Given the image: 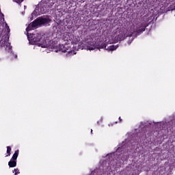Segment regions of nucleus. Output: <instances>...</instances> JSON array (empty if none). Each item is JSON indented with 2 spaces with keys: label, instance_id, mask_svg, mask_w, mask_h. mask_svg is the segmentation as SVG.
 Instances as JSON below:
<instances>
[{
  "label": "nucleus",
  "instance_id": "1",
  "mask_svg": "<svg viewBox=\"0 0 175 175\" xmlns=\"http://www.w3.org/2000/svg\"><path fill=\"white\" fill-rule=\"evenodd\" d=\"M27 38L29 39V44H34L42 49H53L56 53L61 51L62 53H67L66 57L76 55V52L73 49L75 45L73 44H58L53 43L49 40H44L43 35L40 33L30 34L27 33ZM51 43V44H50Z\"/></svg>",
  "mask_w": 175,
  "mask_h": 175
},
{
  "label": "nucleus",
  "instance_id": "19",
  "mask_svg": "<svg viewBox=\"0 0 175 175\" xmlns=\"http://www.w3.org/2000/svg\"><path fill=\"white\" fill-rule=\"evenodd\" d=\"M129 174H131V172H128L126 173V174H125V175H129Z\"/></svg>",
  "mask_w": 175,
  "mask_h": 175
},
{
  "label": "nucleus",
  "instance_id": "16",
  "mask_svg": "<svg viewBox=\"0 0 175 175\" xmlns=\"http://www.w3.org/2000/svg\"><path fill=\"white\" fill-rule=\"evenodd\" d=\"M170 10H175V3L173 5H171V8L170 9Z\"/></svg>",
  "mask_w": 175,
  "mask_h": 175
},
{
  "label": "nucleus",
  "instance_id": "22",
  "mask_svg": "<svg viewBox=\"0 0 175 175\" xmlns=\"http://www.w3.org/2000/svg\"><path fill=\"white\" fill-rule=\"evenodd\" d=\"M120 121H121V118H119Z\"/></svg>",
  "mask_w": 175,
  "mask_h": 175
},
{
  "label": "nucleus",
  "instance_id": "11",
  "mask_svg": "<svg viewBox=\"0 0 175 175\" xmlns=\"http://www.w3.org/2000/svg\"><path fill=\"white\" fill-rule=\"evenodd\" d=\"M40 14V12H39L38 9H36L31 14L32 18H36V16H39Z\"/></svg>",
  "mask_w": 175,
  "mask_h": 175
},
{
  "label": "nucleus",
  "instance_id": "12",
  "mask_svg": "<svg viewBox=\"0 0 175 175\" xmlns=\"http://www.w3.org/2000/svg\"><path fill=\"white\" fill-rule=\"evenodd\" d=\"M18 157V150H16L11 159L13 161H17Z\"/></svg>",
  "mask_w": 175,
  "mask_h": 175
},
{
  "label": "nucleus",
  "instance_id": "2",
  "mask_svg": "<svg viewBox=\"0 0 175 175\" xmlns=\"http://www.w3.org/2000/svg\"><path fill=\"white\" fill-rule=\"evenodd\" d=\"M51 23V19L49 16H43L39 17L36 20H35L31 25H29L28 27H27L26 31L29 32L31 31L32 28H38V27L49 25Z\"/></svg>",
  "mask_w": 175,
  "mask_h": 175
},
{
  "label": "nucleus",
  "instance_id": "9",
  "mask_svg": "<svg viewBox=\"0 0 175 175\" xmlns=\"http://www.w3.org/2000/svg\"><path fill=\"white\" fill-rule=\"evenodd\" d=\"M103 49H105V50H108L109 51H114V50H117L118 49V45H111L107 48V46Z\"/></svg>",
  "mask_w": 175,
  "mask_h": 175
},
{
  "label": "nucleus",
  "instance_id": "23",
  "mask_svg": "<svg viewBox=\"0 0 175 175\" xmlns=\"http://www.w3.org/2000/svg\"><path fill=\"white\" fill-rule=\"evenodd\" d=\"M91 133H92V129H91Z\"/></svg>",
  "mask_w": 175,
  "mask_h": 175
},
{
  "label": "nucleus",
  "instance_id": "5",
  "mask_svg": "<svg viewBox=\"0 0 175 175\" xmlns=\"http://www.w3.org/2000/svg\"><path fill=\"white\" fill-rule=\"evenodd\" d=\"M133 33V29L132 27L129 30L123 28L121 29L120 33L118 36L117 40H124L125 38H128V36H132Z\"/></svg>",
  "mask_w": 175,
  "mask_h": 175
},
{
  "label": "nucleus",
  "instance_id": "14",
  "mask_svg": "<svg viewBox=\"0 0 175 175\" xmlns=\"http://www.w3.org/2000/svg\"><path fill=\"white\" fill-rule=\"evenodd\" d=\"M13 173H14V175L20 174V170L16 168L13 170Z\"/></svg>",
  "mask_w": 175,
  "mask_h": 175
},
{
  "label": "nucleus",
  "instance_id": "3",
  "mask_svg": "<svg viewBox=\"0 0 175 175\" xmlns=\"http://www.w3.org/2000/svg\"><path fill=\"white\" fill-rule=\"evenodd\" d=\"M105 48H106V44L95 41H88L85 44H82V50L85 49L92 51L93 50H96V49L100 50V49Z\"/></svg>",
  "mask_w": 175,
  "mask_h": 175
},
{
  "label": "nucleus",
  "instance_id": "15",
  "mask_svg": "<svg viewBox=\"0 0 175 175\" xmlns=\"http://www.w3.org/2000/svg\"><path fill=\"white\" fill-rule=\"evenodd\" d=\"M24 0H13L14 2H16V3H21Z\"/></svg>",
  "mask_w": 175,
  "mask_h": 175
},
{
  "label": "nucleus",
  "instance_id": "20",
  "mask_svg": "<svg viewBox=\"0 0 175 175\" xmlns=\"http://www.w3.org/2000/svg\"><path fill=\"white\" fill-rule=\"evenodd\" d=\"M120 150H121V148L119 147L118 149H117V151H120Z\"/></svg>",
  "mask_w": 175,
  "mask_h": 175
},
{
  "label": "nucleus",
  "instance_id": "6",
  "mask_svg": "<svg viewBox=\"0 0 175 175\" xmlns=\"http://www.w3.org/2000/svg\"><path fill=\"white\" fill-rule=\"evenodd\" d=\"M147 27V25H146L143 22H139L136 23V25H133V31L136 32V33H142V32H144L146 31V28Z\"/></svg>",
  "mask_w": 175,
  "mask_h": 175
},
{
  "label": "nucleus",
  "instance_id": "21",
  "mask_svg": "<svg viewBox=\"0 0 175 175\" xmlns=\"http://www.w3.org/2000/svg\"><path fill=\"white\" fill-rule=\"evenodd\" d=\"M14 57L15 59L17 58V55H14Z\"/></svg>",
  "mask_w": 175,
  "mask_h": 175
},
{
  "label": "nucleus",
  "instance_id": "13",
  "mask_svg": "<svg viewBox=\"0 0 175 175\" xmlns=\"http://www.w3.org/2000/svg\"><path fill=\"white\" fill-rule=\"evenodd\" d=\"M12 151V148L10 146H7V155L5 157H10V152Z\"/></svg>",
  "mask_w": 175,
  "mask_h": 175
},
{
  "label": "nucleus",
  "instance_id": "8",
  "mask_svg": "<svg viewBox=\"0 0 175 175\" xmlns=\"http://www.w3.org/2000/svg\"><path fill=\"white\" fill-rule=\"evenodd\" d=\"M38 10L40 12V14H44V13L49 10V5L45 3L39 5V9Z\"/></svg>",
  "mask_w": 175,
  "mask_h": 175
},
{
  "label": "nucleus",
  "instance_id": "7",
  "mask_svg": "<svg viewBox=\"0 0 175 175\" xmlns=\"http://www.w3.org/2000/svg\"><path fill=\"white\" fill-rule=\"evenodd\" d=\"M1 47H4L6 51L8 53H12V46L9 43V35H5L1 41Z\"/></svg>",
  "mask_w": 175,
  "mask_h": 175
},
{
  "label": "nucleus",
  "instance_id": "10",
  "mask_svg": "<svg viewBox=\"0 0 175 175\" xmlns=\"http://www.w3.org/2000/svg\"><path fill=\"white\" fill-rule=\"evenodd\" d=\"M8 165L10 167H16L17 165V161L11 159V160L8 162Z\"/></svg>",
  "mask_w": 175,
  "mask_h": 175
},
{
  "label": "nucleus",
  "instance_id": "4",
  "mask_svg": "<svg viewBox=\"0 0 175 175\" xmlns=\"http://www.w3.org/2000/svg\"><path fill=\"white\" fill-rule=\"evenodd\" d=\"M128 159V157H122L121 159H118L116 161L111 162V166L107 167V172H109V174L113 173V170H117L120 169L124 165V161Z\"/></svg>",
  "mask_w": 175,
  "mask_h": 175
},
{
  "label": "nucleus",
  "instance_id": "18",
  "mask_svg": "<svg viewBox=\"0 0 175 175\" xmlns=\"http://www.w3.org/2000/svg\"><path fill=\"white\" fill-rule=\"evenodd\" d=\"M109 126H113V123L109 124Z\"/></svg>",
  "mask_w": 175,
  "mask_h": 175
},
{
  "label": "nucleus",
  "instance_id": "17",
  "mask_svg": "<svg viewBox=\"0 0 175 175\" xmlns=\"http://www.w3.org/2000/svg\"><path fill=\"white\" fill-rule=\"evenodd\" d=\"M6 28H7V31H8V32H10V29H9V27H8V26H7V27H6Z\"/></svg>",
  "mask_w": 175,
  "mask_h": 175
}]
</instances>
